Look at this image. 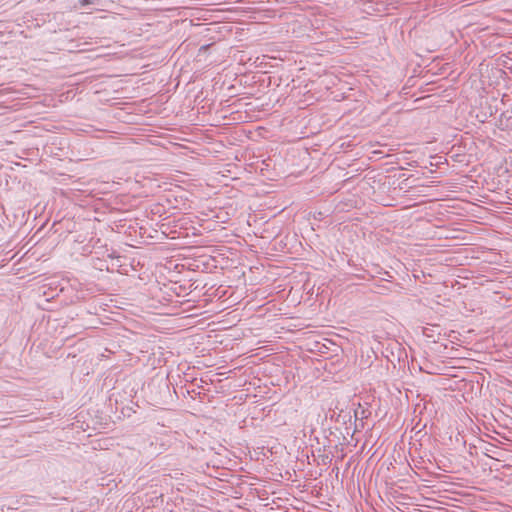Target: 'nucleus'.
Instances as JSON below:
<instances>
[{"label":"nucleus","mask_w":512,"mask_h":512,"mask_svg":"<svg viewBox=\"0 0 512 512\" xmlns=\"http://www.w3.org/2000/svg\"><path fill=\"white\" fill-rule=\"evenodd\" d=\"M79 2L81 6H85L92 3V1L90 0H80Z\"/></svg>","instance_id":"1"}]
</instances>
